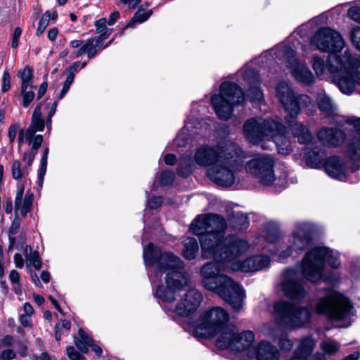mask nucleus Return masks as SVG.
Returning a JSON list of instances; mask_svg holds the SVG:
<instances>
[{"label": "nucleus", "instance_id": "nucleus-10", "mask_svg": "<svg viewBox=\"0 0 360 360\" xmlns=\"http://www.w3.org/2000/svg\"><path fill=\"white\" fill-rule=\"evenodd\" d=\"M229 313L221 307H212L203 311L200 316L199 322L193 330L197 338H211L220 332L226 331L229 328Z\"/></svg>", "mask_w": 360, "mask_h": 360}, {"label": "nucleus", "instance_id": "nucleus-47", "mask_svg": "<svg viewBox=\"0 0 360 360\" xmlns=\"http://www.w3.org/2000/svg\"><path fill=\"white\" fill-rule=\"evenodd\" d=\"M188 136L185 129H182L174 140V145L177 148L185 147L188 143Z\"/></svg>", "mask_w": 360, "mask_h": 360}, {"label": "nucleus", "instance_id": "nucleus-29", "mask_svg": "<svg viewBox=\"0 0 360 360\" xmlns=\"http://www.w3.org/2000/svg\"><path fill=\"white\" fill-rule=\"evenodd\" d=\"M259 77L257 72H252L251 78L249 75V101L254 105H260L264 102V95L259 89Z\"/></svg>", "mask_w": 360, "mask_h": 360}, {"label": "nucleus", "instance_id": "nucleus-61", "mask_svg": "<svg viewBox=\"0 0 360 360\" xmlns=\"http://www.w3.org/2000/svg\"><path fill=\"white\" fill-rule=\"evenodd\" d=\"M2 91L6 92L10 89V75L8 72H4L3 78Z\"/></svg>", "mask_w": 360, "mask_h": 360}, {"label": "nucleus", "instance_id": "nucleus-42", "mask_svg": "<svg viewBox=\"0 0 360 360\" xmlns=\"http://www.w3.org/2000/svg\"><path fill=\"white\" fill-rule=\"evenodd\" d=\"M321 348L326 354H334L339 350L340 345L336 341L327 339L321 342Z\"/></svg>", "mask_w": 360, "mask_h": 360}, {"label": "nucleus", "instance_id": "nucleus-36", "mask_svg": "<svg viewBox=\"0 0 360 360\" xmlns=\"http://www.w3.org/2000/svg\"><path fill=\"white\" fill-rule=\"evenodd\" d=\"M82 46L89 59L94 58L97 55L98 51L102 48V46L100 43L97 42L94 37L89 38L84 41Z\"/></svg>", "mask_w": 360, "mask_h": 360}, {"label": "nucleus", "instance_id": "nucleus-50", "mask_svg": "<svg viewBox=\"0 0 360 360\" xmlns=\"http://www.w3.org/2000/svg\"><path fill=\"white\" fill-rule=\"evenodd\" d=\"M174 172L165 171L160 174V183L163 186L169 185L174 181Z\"/></svg>", "mask_w": 360, "mask_h": 360}, {"label": "nucleus", "instance_id": "nucleus-38", "mask_svg": "<svg viewBox=\"0 0 360 360\" xmlns=\"http://www.w3.org/2000/svg\"><path fill=\"white\" fill-rule=\"evenodd\" d=\"M279 237L278 226L276 223L269 222L264 228V238L269 243H275Z\"/></svg>", "mask_w": 360, "mask_h": 360}, {"label": "nucleus", "instance_id": "nucleus-49", "mask_svg": "<svg viewBox=\"0 0 360 360\" xmlns=\"http://www.w3.org/2000/svg\"><path fill=\"white\" fill-rule=\"evenodd\" d=\"M345 123L353 127L352 134L360 137V118L356 117H349L345 120Z\"/></svg>", "mask_w": 360, "mask_h": 360}, {"label": "nucleus", "instance_id": "nucleus-5", "mask_svg": "<svg viewBox=\"0 0 360 360\" xmlns=\"http://www.w3.org/2000/svg\"><path fill=\"white\" fill-rule=\"evenodd\" d=\"M270 141L276 145L281 154L287 155L292 150L285 128L280 122L262 117L249 119V143L267 149L265 143Z\"/></svg>", "mask_w": 360, "mask_h": 360}, {"label": "nucleus", "instance_id": "nucleus-28", "mask_svg": "<svg viewBox=\"0 0 360 360\" xmlns=\"http://www.w3.org/2000/svg\"><path fill=\"white\" fill-rule=\"evenodd\" d=\"M279 350L271 342L262 340L259 342L256 349L257 360H279Z\"/></svg>", "mask_w": 360, "mask_h": 360}, {"label": "nucleus", "instance_id": "nucleus-32", "mask_svg": "<svg viewBox=\"0 0 360 360\" xmlns=\"http://www.w3.org/2000/svg\"><path fill=\"white\" fill-rule=\"evenodd\" d=\"M270 259L266 255H258L249 257V271H257L268 267Z\"/></svg>", "mask_w": 360, "mask_h": 360}, {"label": "nucleus", "instance_id": "nucleus-57", "mask_svg": "<svg viewBox=\"0 0 360 360\" xmlns=\"http://www.w3.org/2000/svg\"><path fill=\"white\" fill-rule=\"evenodd\" d=\"M87 63L83 62L80 63L79 62H75L72 63V65L70 67H68L66 69V72L72 73L73 75H75L78 68H80L81 69H83L86 67Z\"/></svg>", "mask_w": 360, "mask_h": 360}, {"label": "nucleus", "instance_id": "nucleus-46", "mask_svg": "<svg viewBox=\"0 0 360 360\" xmlns=\"http://www.w3.org/2000/svg\"><path fill=\"white\" fill-rule=\"evenodd\" d=\"M26 260L27 267L33 266L37 270H39L41 268V262L37 251H34L32 255L26 258Z\"/></svg>", "mask_w": 360, "mask_h": 360}, {"label": "nucleus", "instance_id": "nucleus-33", "mask_svg": "<svg viewBox=\"0 0 360 360\" xmlns=\"http://www.w3.org/2000/svg\"><path fill=\"white\" fill-rule=\"evenodd\" d=\"M184 257L188 260L193 259L199 250V246L196 239L190 237L186 238L184 240Z\"/></svg>", "mask_w": 360, "mask_h": 360}, {"label": "nucleus", "instance_id": "nucleus-24", "mask_svg": "<svg viewBox=\"0 0 360 360\" xmlns=\"http://www.w3.org/2000/svg\"><path fill=\"white\" fill-rule=\"evenodd\" d=\"M324 167L326 172L333 179L345 181L347 170L345 162L338 157L334 156L327 159Z\"/></svg>", "mask_w": 360, "mask_h": 360}, {"label": "nucleus", "instance_id": "nucleus-11", "mask_svg": "<svg viewBox=\"0 0 360 360\" xmlns=\"http://www.w3.org/2000/svg\"><path fill=\"white\" fill-rule=\"evenodd\" d=\"M244 102V94L236 84L223 82L219 88V94L211 97V103L218 117L228 120L233 114L234 107Z\"/></svg>", "mask_w": 360, "mask_h": 360}, {"label": "nucleus", "instance_id": "nucleus-9", "mask_svg": "<svg viewBox=\"0 0 360 360\" xmlns=\"http://www.w3.org/2000/svg\"><path fill=\"white\" fill-rule=\"evenodd\" d=\"M346 57L348 66L345 72L338 71L341 64L335 56L329 58L330 70L342 94L350 95L356 91L360 93V56L346 55Z\"/></svg>", "mask_w": 360, "mask_h": 360}, {"label": "nucleus", "instance_id": "nucleus-4", "mask_svg": "<svg viewBox=\"0 0 360 360\" xmlns=\"http://www.w3.org/2000/svg\"><path fill=\"white\" fill-rule=\"evenodd\" d=\"M276 95L283 109L287 112L285 116V123L290 127L292 133L297 137L298 142L307 144L312 139L311 133L307 127L297 120L301 109L309 116L314 115L316 106L314 101L306 94L295 95L290 86L284 82L278 84Z\"/></svg>", "mask_w": 360, "mask_h": 360}, {"label": "nucleus", "instance_id": "nucleus-7", "mask_svg": "<svg viewBox=\"0 0 360 360\" xmlns=\"http://www.w3.org/2000/svg\"><path fill=\"white\" fill-rule=\"evenodd\" d=\"M319 294L311 303L316 314L326 315L335 321L343 320L349 316L353 306L348 297L330 288Z\"/></svg>", "mask_w": 360, "mask_h": 360}, {"label": "nucleus", "instance_id": "nucleus-26", "mask_svg": "<svg viewBox=\"0 0 360 360\" xmlns=\"http://www.w3.org/2000/svg\"><path fill=\"white\" fill-rule=\"evenodd\" d=\"M315 346L316 341L311 337L307 336L301 338L298 347L289 360H308Z\"/></svg>", "mask_w": 360, "mask_h": 360}, {"label": "nucleus", "instance_id": "nucleus-48", "mask_svg": "<svg viewBox=\"0 0 360 360\" xmlns=\"http://www.w3.org/2000/svg\"><path fill=\"white\" fill-rule=\"evenodd\" d=\"M350 39L356 49L360 51V27L356 26L352 29Z\"/></svg>", "mask_w": 360, "mask_h": 360}, {"label": "nucleus", "instance_id": "nucleus-55", "mask_svg": "<svg viewBox=\"0 0 360 360\" xmlns=\"http://www.w3.org/2000/svg\"><path fill=\"white\" fill-rule=\"evenodd\" d=\"M22 34V30L20 27H17L15 28L13 37H12V43L11 46L14 49L17 48L19 44V38Z\"/></svg>", "mask_w": 360, "mask_h": 360}, {"label": "nucleus", "instance_id": "nucleus-64", "mask_svg": "<svg viewBox=\"0 0 360 360\" xmlns=\"http://www.w3.org/2000/svg\"><path fill=\"white\" fill-rule=\"evenodd\" d=\"M9 279L13 284H18L20 281V274L16 270H12L9 274Z\"/></svg>", "mask_w": 360, "mask_h": 360}, {"label": "nucleus", "instance_id": "nucleus-62", "mask_svg": "<svg viewBox=\"0 0 360 360\" xmlns=\"http://www.w3.org/2000/svg\"><path fill=\"white\" fill-rule=\"evenodd\" d=\"M16 343L18 346V352L22 356H25L27 354V345L20 340H17Z\"/></svg>", "mask_w": 360, "mask_h": 360}, {"label": "nucleus", "instance_id": "nucleus-56", "mask_svg": "<svg viewBox=\"0 0 360 360\" xmlns=\"http://www.w3.org/2000/svg\"><path fill=\"white\" fill-rule=\"evenodd\" d=\"M107 20L105 18H100L94 22L96 33H101L106 28Z\"/></svg>", "mask_w": 360, "mask_h": 360}, {"label": "nucleus", "instance_id": "nucleus-23", "mask_svg": "<svg viewBox=\"0 0 360 360\" xmlns=\"http://www.w3.org/2000/svg\"><path fill=\"white\" fill-rule=\"evenodd\" d=\"M319 141L326 146L338 147L346 139L345 131L336 127H323L317 133Z\"/></svg>", "mask_w": 360, "mask_h": 360}, {"label": "nucleus", "instance_id": "nucleus-22", "mask_svg": "<svg viewBox=\"0 0 360 360\" xmlns=\"http://www.w3.org/2000/svg\"><path fill=\"white\" fill-rule=\"evenodd\" d=\"M346 55L352 56L349 53V51L347 50H346L345 51L342 58H341L337 54L330 53L328 56L326 64L325 63L323 58H322L321 57L318 56H314L311 63H312L313 69H314L316 76L318 77H323L325 73V70H327L329 72L333 82L338 86V83L335 81V79L333 78L334 75L330 72V68H329L330 63L329 61V58L331 56H336L338 58V60L340 61V63L341 64V66L338 67V71L343 72L345 71V70L347 68V66H348Z\"/></svg>", "mask_w": 360, "mask_h": 360}, {"label": "nucleus", "instance_id": "nucleus-35", "mask_svg": "<svg viewBox=\"0 0 360 360\" xmlns=\"http://www.w3.org/2000/svg\"><path fill=\"white\" fill-rule=\"evenodd\" d=\"M193 160L189 155H184L181 157L177 173L183 177L188 176L193 169Z\"/></svg>", "mask_w": 360, "mask_h": 360}, {"label": "nucleus", "instance_id": "nucleus-45", "mask_svg": "<svg viewBox=\"0 0 360 360\" xmlns=\"http://www.w3.org/2000/svg\"><path fill=\"white\" fill-rule=\"evenodd\" d=\"M68 74V77L63 83V88L58 96V99H62L65 94L68 93V91L70 89V85L72 84L75 75H73L72 73L66 72Z\"/></svg>", "mask_w": 360, "mask_h": 360}, {"label": "nucleus", "instance_id": "nucleus-39", "mask_svg": "<svg viewBox=\"0 0 360 360\" xmlns=\"http://www.w3.org/2000/svg\"><path fill=\"white\" fill-rule=\"evenodd\" d=\"M18 75L21 79V89L25 87H30L33 89L32 86V70L29 66H25L23 70L18 72Z\"/></svg>", "mask_w": 360, "mask_h": 360}, {"label": "nucleus", "instance_id": "nucleus-15", "mask_svg": "<svg viewBox=\"0 0 360 360\" xmlns=\"http://www.w3.org/2000/svg\"><path fill=\"white\" fill-rule=\"evenodd\" d=\"M233 155H227L221 160L219 158L216 164L208 169L207 175L215 184L222 186H229L234 182L233 169L236 162Z\"/></svg>", "mask_w": 360, "mask_h": 360}, {"label": "nucleus", "instance_id": "nucleus-16", "mask_svg": "<svg viewBox=\"0 0 360 360\" xmlns=\"http://www.w3.org/2000/svg\"><path fill=\"white\" fill-rule=\"evenodd\" d=\"M311 44L321 51L330 54L341 51L345 46L340 33L328 27L319 30L311 38Z\"/></svg>", "mask_w": 360, "mask_h": 360}, {"label": "nucleus", "instance_id": "nucleus-19", "mask_svg": "<svg viewBox=\"0 0 360 360\" xmlns=\"http://www.w3.org/2000/svg\"><path fill=\"white\" fill-rule=\"evenodd\" d=\"M202 301L201 292L195 288L190 289L177 303L175 311L181 316H188L197 310Z\"/></svg>", "mask_w": 360, "mask_h": 360}, {"label": "nucleus", "instance_id": "nucleus-59", "mask_svg": "<svg viewBox=\"0 0 360 360\" xmlns=\"http://www.w3.org/2000/svg\"><path fill=\"white\" fill-rule=\"evenodd\" d=\"M162 203L161 197H154L150 199L148 202V207L150 209H156L159 207Z\"/></svg>", "mask_w": 360, "mask_h": 360}, {"label": "nucleus", "instance_id": "nucleus-51", "mask_svg": "<svg viewBox=\"0 0 360 360\" xmlns=\"http://www.w3.org/2000/svg\"><path fill=\"white\" fill-rule=\"evenodd\" d=\"M66 354L71 360H85V357L73 346L66 348Z\"/></svg>", "mask_w": 360, "mask_h": 360}, {"label": "nucleus", "instance_id": "nucleus-25", "mask_svg": "<svg viewBox=\"0 0 360 360\" xmlns=\"http://www.w3.org/2000/svg\"><path fill=\"white\" fill-rule=\"evenodd\" d=\"M316 102L318 108L325 117H335L338 115L337 104L325 91L321 90L317 93Z\"/></svg>", "mask_w": 360, "mask_h": 360}, {"label": "nucleus", "instance_id": "nucleus-34", "mask_svg": "<svg viewBox=\"0 0 360 360\" xmlns=\"http://www.w3.org/2000/svg\"><path fill=\"white\" fill-rule=\"evenodd\" d=\"M74 343L80 352L87 353L89 347L92 343V339L83 329L80 328L78 330V336L74 338Z\"/></svg>", "mask_w": 360, "mask_h": 360}, {"label": "nucleus", "instance_id": "nucleus-18", "mask_svg": "<svg viewBox=\"0 0 360 360\" xmlns=\"http://www.w3.org/2000/svg\"><path fill=\"white\" fill-rule=\"evenodd\" d=\"M274 161L269 156H261L249 161V172L266 185L274 180Z\"/></svg>", "mask_w": 360, "mask_h": 360}, {"label": "nucleus", "instance_id": "nucleus-20", "mask_svg": "<svg viewBox=\"0 0 360 360\" xmlns=\"http://www.w3.org/2000/svg\"><path fill=\"white\" fill-rule=\"evenodd\" d=\"M228 150H220L217 148H212L207 145L200 146L195 151L194 160L197 165L202 167L214 166L218 160H221L231 153Z\"/></svg>", "mask_w": 360, "mask_h": 360}, {"label": "nucleus", "instance_id": "nucleus-37", "mask_svg": "<svg viewBox=\"0 0 360 360\" xmlns=\"http://www.w3.org/2000/svg\"><path fill=\"white\" fill-rule=\"evenodd\" d=\"M273 340L274 342L278 343L281 350L284 352L291 350L294 345L293 342L288 338V335L283 331H281L278 335H274L273 336Z\"/></svg>", "mask_w": 360, "mask_h": 360}, {"label": "nucleus", "instance_id": "nucleus-31", "mask_svg": "<svg viewBox=\"0 0 360 360\" xmlns=\"http://www.w3.org/2000/svg\"><path fill=\"white\" fill-rule=\"evenodd\" d=\"M347 157L354 161L360 160V137L352 134L348 139L346 146Z\"/></svg>", "mask_w": 360, "mask_h": 360}, {"label": "nucleus", "instance_id": "nucleus-40", "mask_svg": "<svg viewBox=\"0 0 360 360\" xmlns=\"http://www.w3.org/2000/svg\"><path fill=\"white\" fill-rule=\"evenodd\" d=\"M49 153V148L48 147L44 148L41 158V160H40V169H39V174H38V182H39V186L40 187L42 186L44 178L46 172L47 158H48Z\"/></svg>", "mask_w": 360, "mask_h": 360}, {"label": "nucleus", "instance_id": "nucleus-44", "mask_svg": "<svg viewBox=\"0 0 360 360\" xmlns=\"http://www.w3.org/2000/svg\"><path fill=\"white\" fill-rule=\"evenodd\" d=\"M21 94L22 96V105L27 108L34 98L33 89H30V87L21 89Z\"/></svg>", "mask_w": 360, "mask_h": 360}, {"label": "nucleus", "instance_id": "nucleus-41", "mask_svg": "<svg viewBox=\"0 0 360 360\" xmlns=\"http://www.w3.org/2000/svg\"><path fill=\"white\" fill-rule=\"evenodd\" d=\"M152 11H146L143 9H139L124 28L131 27L136 22L141 23L146 21L152 15Z\"/></svg>", "mask_w": 360, "mask_h": 360}, {"label": "nucleus", "instance_id": "nucleus-27", "mask_svg": "<svg viewBox=\"0 0 360 360\" xmlns=\"http://www.w3.org/2000/svg\"><path fill=\"white\" fill-rule=\"evenodd\" d=\"M24 190V185L18 186L15 198V211L20 210L21 215L25 217L32 209L33 194L31 192H27L22 200Z\"/></svg>", "mask_w": 360, "mask_h": 360}, {"label": "nucleus", "instance_id": "nucleus-60", "mask_svg": "<svg viewBox=\"0 0 360 360\" xmlns=\"http://www.w3.org/2000/svg\"><path fill=\"white\" fill-rule=\"evenodd\" d=\"M112 32V29L104 30L98 37H95L97 42L100 43V44L102 46V43L103 42V41L105 39H106L111 34Z\"/></svg>", "mask_w": 360, "mask_h": 360}, {"label": "nucleus", "instance_id": "nucleus-14", "mask_svg": "<svg viewBox=\"0 0 360 360\" xmlns=\"http://www.w3.org/2000/svg\"><path fill=\"white\" fill-rule=\"evenodd\" d=\"M220 349H229L234 360H248V331L239 332L235 326H229L217 340Z\"/></svg>", "mask_w": 360, "mask_h": 360}, {"label": "nucleus", "instance_id": "nucleus-52", "mask_svg": "<svg viewBox=\"0 0 360 360\" xmlns=\"http://www.w3.org/2000/svg\"><path fill=\"white\" fill-rule=\"evenodd\" d=\"M348 16L353 20L360 23V7H351L348 10Z\"/></svg>", "mask_w": 360, "mask_h": 360}, {"label": "nucleus", "instance_id": "nucleus-3", "mask_svg": "<svg viewBox=\"0 0 360 360\" xmlns=\"http://www.w3.org/2000/svg\"><path fill=\"white\" fill-rule=\"evenodd\" d=\"M146 266L158 265L160 271L167 274L165 283L158 286L155 295L165 302L172 303L176 300L175 290H180L188 285V278L180 271L184 266L179 257L171 252H162L159 248L149 243L143 250Z\"/></svg>", "mask_w": 360, "mask_h": 360}, {"label": "nucleus", "instance_id": "nucleus-12", "mask_svg": "<svg viewBox=\"0 0 360 360\" xmlns=\"http://www.w3.org/2000/svg\"><path fill=\"white\" fill-rule=\"evenodd\" d=\"M313 227L307 222H298L295 224V229L288 239L285 250L271 252V255L276 257V260L283 262L286 259L296 254L301 253L310 246L311 243V234Z\"/></svg>", "mask_w": 360, "mask_h": 360}, {"label": "nucleus", "instance_id": "nucleus-13", "mask_svg": "<svg viewBox=\"0 0 360 360\" xmlns=\"http://www.w3.org/2000/svg\"><path fill=\"white\" fill-rule=\"evenodd\" d=\"M278 322L287 328H298L308 323L311 312L304 307H297L288 301H280L274 304Z\"/></svg>", "mask_w": 360, "mask_h": 360}, {"label": "nucleus", "instance_id": "nucleus-30", "mask_svg": "<svg viewBox=\"0 0 360 360\" xmlns=\"http://www.w3.org/2000/svg\"><path fill=\"white\" fill-rule=\"evenodd\" d=\"M325 151L321 148H314L307 155V163L311 167L319 168L324 165L326 160Z\"/></svg>", "mask_w": 360, "mask_h": 360}, {"label": "nucleus", "instance_id": "nucleus-2", "mask_svg": "<svg viewBox=\"0 0 360 360\" xmlns=\"http://www.w3.org/2000/svg\"><path fill=\"white\" fill-rule=\"evenodd\" d=\"M247 250L243 251L231 259L217 260L207 262L200 269L203 276L202 284L208 290L214 292L225 302H228L236 311L243 307L245 296V290L230 277L219 273L226 269L225 263L232 262L231 269L233 271H248Z\"/></svg>", "mask_w": 360, "mask_h": 360}, {"label": "nucleus", "instance_id": "nucleus-6", "mask_svg": "<svg viewBox=\"0 0 360 360\" xmlns=\"http://www.w3.org/2000/svg\"><path fill=\"white\" fill-rule=\"evenodd\" d=\"M41 103L38 104L33 112L32 122L27 128L25 135V141L31 147L28 150L23 153L22 161L25 164L23 167L19 160H15L12 165V176L16 180H20L27 176L30 170V167L41 147L44 139L42 135H37V131H42L44 129V121L41 117Z\"/></svg>", "mask_w": 360, "mask_h": 360}, {"label": "nucleus", "instance_id": "nucleus-54", "mask_svg": "<svg viewBox=\"0 0 360 360\" xmlns=\"http://www.w3.org/2000/svg\"><path fill=\"white\" fill-rule=\"evenodd\" d=\"M16 341L17 340H15L13 336L6 335L0 340V346L9 347L14 343H16Z\"/></svg>", "mask_w": 360, "mask_h": 360}, {"label": "nucleus", "instance_id": "nucleus-1", "mask_svg": "<svg viewBox=\"0 0 360 360\" xmlns=\"http://www.w3.org/2000/svg\"><path fill=\"white\" fill-rule=\"evenodd\" d=\"M226 228L225 219L216 214L199 215L192 222L190 229L193 234L199 236L203 259H231L238 253L248 250L247 241L238 236H229L221 240Z\"/></svg>", "mask_w": 360, "mask_h": 360}, {"label": "nucleus", "instance_id": "nucleus-63", "mask_svg": "<svg viewBox=\"0 0 360 360\" xmlns=\"http://www.w3.org/2000/svg\"><path fill=\"white\" fill-rule=\"evenodd\" d=\"M18 131V127L15 124L11 125L8 129V136L9 140L11 143H13L15 139Z\"/></svg>", "mask_w": 360, "mask_h": 360}, {"label": "nucleus", "instance_id": "nucleus-43", "mask_svg": "<svg viewBox=\"0 0 360 360\" xmlns=\"http://www.w3.org/2000/svg\"><path fill=\"white\" fill-rule=\"evenodd\" d=\"M51 19V13L50 11H46L43 15L41 16L39 22L38 24L37 30L36 32V35L39 37L46 30L47 26L49 24V21Z\"/></svg>", "mask_w": 360, "mask_h": 360}, {"label": "nucleus", "instance_id": "nucleus-21", "mask_svg": "<svg viewBox=\"0 0 360 360\" xmlns=\"http://www.w3.org/2000/svg\"><path fill=\"white\" fill-rule=\"evenodd\" d=\"M286 57L291 73L297 81L308 85L314 82L312 72L304 63L297 61L293 50H288L286 52Z\"/></svg>", "mask_w": 360, "mask_h": 360}, {"label": "nucleus", "instance_id": "nucleus-53", "mask_svg": "<svg viewBox=\"0 0 360 360\" xmlns=\"http://www.w3.org/2000/svg\"><path fill=\"white\" fill-rule=\"evenodd\" d=\"M16 358V353L12 349H4L0 354V359L1 360H13Z\"/></svg>", "mask_w": 360, "mask_h": 360}, {"label": "nucleus", "instance_id": "nucleus-17", "mask_svg": "<svg viewBox=\"0 0 360 360\" xmlns=\"http://www.w3.org/2000/svg\"><path fill=\"white\" fill-rule=\"evenodd\" d=\"M303 280L299 274L292 269H287L283 273V281L281 289L288 298L294 301H301L307 295V291L303 286Z\"/></svg>", "mask_w": 360, "mask_h": 360}, {"label": "nucleus", "instance_id": "nucleus-58", "mask_svg": "<svg viewBox=\"0 0 360 360\" xmlns=\"http://www.w3.org/2000/svg\"><path fill=\"white\" fill-rule=\"evenodd\" d=\"M352 275L356 278H360V259L352 264Z\"/></svg>", "mask_w": 360, "mask_h": 360}, {"label": "nucleus", "instance_id": "nucleus-8", "mask_svg": "<svg viewBox=\"0 0 360 360\" xmlns=\"http://www.w3.org/2000/svg\"><path fill=\"white\" fill-rule=\"evenodd\" d=\"M326 261L332 268H338L340 265L339 253L326 247H316L307 252L302 263L305 278L311 282L319 280L322 277Z\"/></svg>", "mask_w": 360, "mask_h": 360}]
</instances>
